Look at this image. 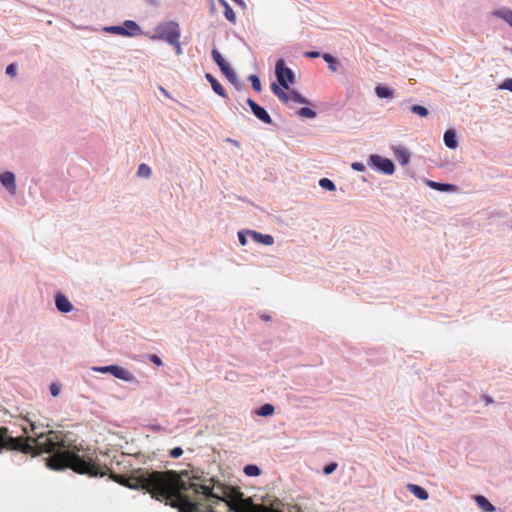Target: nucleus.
<instances>
[{"mask_svg": "<svg viewBox=\"0 0 512 512\" xmlns=\"http://www.w3.org/2000/svg\"><path fill=\"white\" fill-rule=\"evenodd\" d=\"M111 375L117 379L123 380L131 384H139V381L132 372L117 364H112Z\"/></svg>", "mask_w": 512, "mask_h": 512, "instance_id": "nucleus-6", "label": "nucleus"}, {"mask_svg": "<svg viewBox=\"0 0 512 512\" xmlns=\"http://www.w3.org/2000/svg\"><path fill=\"white\" fill-rule=\"evenodd\" d=\"M170 45L175 48V52L177 55H181L183 53L181 43H180V38H177V41L175 44H170Z\"/></svg>", "mask_w": 512, "mask_h": 512, "instance_id": "nucleus-49", "label": "nucleus"}, {"mask_svg": "<svg viewBox=\"0 0 512 512\" xmlns=\"http://www.w3.org/2000/svg\"><path fill=\"white\" fill-rule=\"evenodd\" d=\"M49 389L53 397H57L61 392V386L58 383H51Z\"/></svg>", "mask_w": 512, "mask_h": 512, "instance_id": "nucleus-42", "label": "nucleus"}, {"mask_svg": "<svg viewBox=\"0 0 512 512\" xmlns=\"http://www.w3.org/2000/svg\"><path fill=\"white\" fill-rule=\"evenodd\" d=\"M152 174V169L149 165L142 163L139 165L137 170V176L143 178H149Z\"/></svg>", "mask_w": 512, "mask_h": 512, "instance_id": "nucleus-29", "label": "nucleus"}, {"mask_svg": "<svg viewBox=\"0 0 512 512\" xmlns=\"http://www.w3.org/2000/svg\"><path fill=\"white\" fill-rule=\"evenodd\" d=\"M275 76L284 89H289L296 81L294 71L286 65L283 58L278 59L275 64Z\"/></svg>", "mask_w": 512, "mask_h": 512, "instance_id": "nucleus-3", "label": "nucleus"}, {"mask_svg": "<svg viewBox=\"0 0 512 512\" xmlns=\"http://www.w3.org/2000/svg\"><path fill=\"white\" fill-rule=\"evenodd\" d=\"M351 168L358 172H363L366 170V166L362 162H353L351 164Z\"/></svg>", "mask_w": 512, "mask_h": 512, "instance_id": "nucleus-45", "label": "nucleus"}, {"mask_svg": "<svg viewBox=\"0 0 512 512\" xmlns=\"http://www.w3.org/2000/svg\"><path fill=\"white\" fill-rule=\"evenodd\" d=\"M132 490H144L179 512H262L236 487L211 478L210 484L190 481L188 472L137 469L131 478L117 480Z\"/></svg>", "mask_w": 512, "mask_h": 512, "instance_id": "nucleus-1", "label": "nucleus"}, {"mask_svg": "<svg viewBox=\"0 0 512 512\" xmlns=\"http://www.w3.org/2000/svg\"><path fill=\"white\" fill-rule=\"evenodd\" d=\"M393 153L401 166H405L410 162V153L403 146H394Z\"/></svg>", "mask_w": 512, "mask_h": 512, "instance_id": "nucleus-13", "label": "nucleus"}, {"mask_svg": "<svg viewBox=\"0 0 512 512\" xmlns=\"http://www.w3.org/2000/svg\"><path fill=\"white\" fill-rule=\"evenodd\" d=\"M425 184L433 189V190H436V191H439V192H454L457 190V186L454 185V184H451V183H444V182H436V181H433V180H429V179H426L425 180Z\"/></svg>", "mask_w": 512, "mask_h": 512, "instance_id": "nucleus-10", "label": "nucleus"}, {"mask_svg": "<svg viewBox=\"0 0 512 512\" xmlns=\"http://www.w3.org/2000/svg\"><path fill=\"white\" fill-rule=\"evenodd\" d=\"M92 370L95 372H98V373H102V374H107V373L111 374L112 364L106 365V366H93Z\"/></svg>", "mask_w": 512, "mask_h": 512, "instance_id": "nucleus-34", "label": "nucleus"}, {"mask_svg": "<svg viewBox=\"0 0 512 512\" xmlns=\"http://www.w3.org/2000/svg\"><path fill=\"white\" fill-rule=\"evenodd\" d=\"M375 95L379 99H391L394 97L395 90L383 84H378L375 87Z\"/></svg>", "mask_w": 512, "mask_h": 512, "instance_id": "nucleus-17", "label": "nucleus"}, {"mask_svg": "<svg viewBox=\"0 0 512 512\" xmlns=\"http://www.w3.org/2000/svg\"><path fill=\"white\" fill-rule=\"evenodd\" d=\"M148 359L158 367L163 365L161 358L156 354H149Z\"/></svg>", "mask_w": 512, "mask_h": 512, "instance_id": "nucleus-44", "label": "nucleus"}, {"mask_svg": "<svg viewBox=\"0 0 512 512\" xmlns=\"http://www.w3.org/2000/svg\"><path fill=\"white\" fill-rule=\"evenodd\" d=\"M182 454L183 449L180 446L174 447L169 451V456L174 459L179 458Z\"/></svg>", "mask_w": 512, "mask_h": 512, "instance_id": "nucleus-39", "label": "nucleus"}, {"mask_svg": "<svg viewBox=\"0 0 512 512\" xmlns=\"http://www.w3.org/2000/svg\"><path fill=\"white\" fill-rule=\"evenodd\" d=\"M227 141L233 143V145L240 146V143L237 140H233L231 138H228Z\"/></svg>", "mask_w": 512, "mask_h": 512, "instance_id": "nucleus-54", "label": "nucleus"}, {"mask_svg": "<svg viewBox=\"0 0 512 512\" xmlns=\"http://www.w3.org/2000/svg\"><path fill=\"white\" fill-rule=\"evenodd\" d=\"M234 3H236L237 5H239L241 8H246V3L244 0H232Z\"/></svg>", "mask_w": 512, "mask_h": 512, "instance_id": "nucleus-50", "label": "nucleus"}, {"mask_svg": "<svg viewBox=\"0 0 512 512\" xmlns=\"http://www.w3.org/2000/svg\"><path fill=\"white\" fill-rule=\"evenodd\" d=\"M217 66L219 67L222 74H224L231 68V65L226 60H224L223 62H219Z\"/></svg>", "mask_w": 512, "mask_h": 512, "instance_id": "nucleus-47", "label": "nucleus"}, {"mask_svg": "<svg viewBox=\"0 0 512 512\" xmlns=\"http://www.w3.org/2000/svg\"><path fill=\"white\" fill-rule=\"evenodd\" d=\"M104 31L111 34H116L121 36L122 27L120 25L106 26L104 27Z\"/></svg>", "mask_w": 512, "mask_h": 512, "instance_id": "nucleus-33", "label": "nucleus"}, {"mask_svg": "<svg viewBox=\"0 0 512 512\" xmlns=\"http://www.w3.org/2000/svg\"><path fill=\"white\" fill-rule=\"evenodd\" d=\"M218 3L223 7V14L227 21H229L230 23H235L236 14L233 8L230 6V4L226 0H218Z\"/></svg>", "mask_w": 512, "mask_h": 512, "instance_id": "nucleus-19", "label": "nucleus"}, {"mask_svg": "<svg viewBox=\"0 0 512 512\" xmlns=\"http://www.w3.org/2000/svg\"><path fill=\"white\" fill-rule=\"evenodd\" d=\"M338 467V464L336 462H329L323 467V473L325 475L332 474Z\"/></svg>", "mask_w": 512, "mask_h": 512, "instance_id": "nucleus-32", "label": "nucleus"}, {"mask_svg": "<svg viewBox=\"0 0 512 512\" xmlns=\"http://www.w3.org/2000/svg\"><path fill=\"white\" fill-rule=\"evenodd\" d=\"M477 506L483 512H495L496 507L483 495H476L474 497Z\"/></svg>", "mask_w": 512, "mask_h": 512, "instance_id": "nucleus-18", "label": "nucleus"}, {"mask_svg": "<svg viewBox=\"0 0 512 512\" xmlns=\"http://www.w3.org/2000/svg\"><path fill=\"white\" fill-rule=\"evenodd\" d=\"M260 318L263 320V321H270L271 320V316L270 315H267V314H262L260 316Z\"/></svg>", "mask_w": 512, "mask_h": 512, "instance_id": "nucleus-53", "label": "nucleus"}, {"mask_svg": "<svg viewBox=\"0 0 512 512\" xmlns=\"http://www.w3.org/2000/svg\"><path fill=\"white\" fill-rule=\"evenodd\" d=\"M223 75L227 78V80L233 85V87L236 90L242 91L246 89V85L239 80L236 72L233 70L232 67Z\"/></svg>", "mask_w": 512, "mask_h": 512, "instance_id": "nucleus-15", "label": "nucleus"}, {"mask_svg": "<svg viewBox=\"0 0 512 512\" xmlns=\"http://www.w3.org/2000/svg\"><path fill=\"white\" fill-rule=\"evenodd\" d=\"M290 96H291V99L293 101H295L296 103L310 104V101L295 89L290 91Z\"/></svg>", "mask_w": 512, "mask_h": 512, "instance_id": "nucleus-28", "label": "nucleus"}, {"mask_svg": "<svg viewBox=\"0 0 512 512\" xmlns=\"http://www.w3.org/2000/svg\"><path fill=\"white\" fill-rule=\"evenodd\" d=\"M275 407L270 403H265L255 410V414L261 417H268L274 414Z\"/></svg>", "mask_w": 512, "mask_h": 512, "instance_id": "nucleus-21", "label": "nucleus"}, {"mask_svg": "<svg viewBox=\"0 0 512 512\" xmlns=\"http://www.w3.org/2000/svg\"><path fill=\"white\" fill-rule=\"evenodd\" d=\"M55 307L56 309L64 314L70 313L74 310V306L68 297L62 292H57L55 294Z\"/></svg>", "mask_w": 512, "mask_h": 512, "instance_id": "nucleus-7", "label": "nucleus"}, {"mask_svg": "<svg viewBox=\"0 0 512 512\" xmlns=\"http://www.w3.org/2000/svg\"><path fill=\"white\" fill-rule=\"evenodd\" d=\"M285 90L286 89L281 90V92L276 93L275 96H277L278 99L280 101H282L283 103H288L289 100L291 99V96H290V92L286 93Z\"/></svg>", "mask_w": 512, "mask_h": 512, "instance_id": "nucleus-38", "label": "nucleus"}, {"mask_svg": "<svg viewBox=\"0 0 512 512\" xmlns=\"http://www.w3.org/2000/svg\"><path fill=\"white\" fill-rule=\"evenodd\" d=\"M29 423H30V426H31V431H35L37 428H38V425L36 422H32L30 420H28Z\"/></svg>", "mask_w": 512, "mask_h": 512, "instance_id": "nucleus-52", "label": "nucleus"}, {"mask_svg": "<svg viewBox=\"0 0 512 512\" xmlns=\"http://www.w3.org/2000/svg\"><path fill=\"white\" fill-rule=\"evenodd\" d=\"M17 69H18L17 64L16 63H11V64H9L6 67L5 72H6L7 75L14 77L17 74Z\"/></svg>", "mask_w": 512, "mask_h": 512, "instance_id": "nucleus-40", "label": "nucleus"}, {"mask_svg": "<svg viewBox=\"0 0 512 512\" xmlns=\"http://www.w3.org/2000/svg\"><path fill=\"white\" fill-rule=\"evenodd\" d=\"M181 32L179 24L176 21H168L158 24L155 33L151 36L152 40H163L168 44H175L177 38H180Z\"/></svg>", "mask_w": 512, "mask_h": 512, "instance_id": "nucleus-2", "label": "nucleus"}, {"mask_svg": "<svg viewBox=\"0 0 512 512\" xmlns=\"http://www.w3.org/2000/svg\"><path fill=\"white\" fill-rule=\"evenodd\" d=\"M510 52L512 53V48L510 49Z\"/></svg>", "mask_w": 512, "mask_h": 512, "instance_id": "nucleus-56", "label": "nucleus"}, {"mask_svg": "<svg viewBox=\"0 0 512 512\" xmlns=\"http://www.w3.org/2000/svg\"><path fill=\"white\" fill-rule=\"evenodd\" d=\"M0 183L12 195L16 194V176L11 171L0 174Z\"/></svg>", "mask_w": 512, "mask_h": 512, "instance_id": "nucleus-8", "label": "nucleus"}, {"mask_svg": "<svg viewBox=\"0 0 512 512\" xmlns=\"http://www.w3.org/2000/svg\"><path fill=\"white\" fill-rule=\"evenodd\" d=\"M243 472L248 477H257L261 475V468L256 464H247L243 468Z\"/></svg>", "mask_w": 512, "mask_h": 512, "instance_id": "nucleus-23", "label": "nucleus"}, {"mask_svg": "<svg viewBox=\"0 0 512 512\" xmlns=\"http://www.w3.org/2000/svg\"><path fill=\"white\" fill-rule=\"evenodd\" d=\"M322 58L327 63L328 68L332 72H336L337 71L338 66H339V60L335 56H333L330 53H323L322 54Z\"/></svg>", "mask_w": 512, "mask_h": 512, "instance_id": "nucleus-22", "label": "nucleus"}, {"mask_svg": "<svg viewBox=\"0 0 512 512\" xmlns=\"http://www.w3.org/2000/svg\"><path fill=\"white\" fill-rule=\"evenodd\" d=\"M290 96H291V99L293 101H295L296 103L310 104V101L295 89L290 91Z\"/></svg>", "mask_w": 512, "mask_h": 512, "instance_id": "nucleus-27", "label": "nucleus"}, {"mask_svg": "<svg viewBox=\"0 0 512 512\" xmlns=\"http://www.w3.org/2000/svg\"><path fill=\"white\" fill-rule=\"evenodd\" d=\"M285 90L286 89L281 90V92L276 93L275 96H277L278 99L280 101H282L283 103H288L289 100L291 99V96H290V92L286 93Z\"/></svg>", "mask_w": 512, "mask_h": 512, "instance_id": "nucleus-36", "label": "nucleus"}, {"mask_svg": "<svg viewBox=\"0 0 512 512\" xmlns=\"http://www.w3.org/2000/svg\"><path fill=\"white\" fill-rule=\"evenodd\" d=\"M410 111L421 118L427 117L429 115V110L423 105L414 104L410 107Z\"/></svg>", "mask_w": 512, "mask_h": 512, "instance_id": "nucleus-24", "label": "nucleus"}, {"mask_svg": "<svg viewBox=\"0 0 512 512\" xmlns=\"http://www.w3.org/2000/svg\"><path fill=\"white\" fill-rule=\"evenodd\" d=\"M248 80L251 82L252 89L254 91H256L258 93L261 92V90H262L261 81H260V78L256 74H251L248 77Z\"/></svg>", "mask_w": 512, "mask_h": 512, "instance_id": "nucleus-30", "label": "nucleus"}, {"mask_svg": "<svg viewBox=\"0 0 512 512\" xmlns=\"http://www.w3.org/2000/svg\"><path fill=\"white\" fill-rule=\"evenodd\" d=\"M150 429H151L152 431H154V432H160V431H162V430H163L162 426L157 425V424H156V425H152V426L150 427Z\"/></svg>", "mask_w": 512, "mask_h": 512, "instance_id": "nucleus-51", "label": "nucleus"}, {"mask_svg": "<svg viewBox=\"0 0 512 512\" xmlns=\"http://www.w3.org/2000/svg\"><path fill=\"white\" fill-rule=\"evenodd\" d=\"M246 104L249 106L251 113L262 123L267 125H275L268 111L255 100L250 97L245 99Z\"/></svg>", "mask_w": 512, "mask_h": 512, "instance_id": "nucleus-5", "label": "nucleus"}, {"mask_svg": "<svg viewBox=\"0 0 512 512\" xmlns=\"http://www.w3.org/2000/svg\"><path fill=\"white\" fill-rule=\"evenodd\" d=\"M367 165L371 169L384 175H392L395 171L394 162L391 159L378 154H371L368 158Z\"/></svg>", "mask_w": 512, "mask_h": 512, "instance_id": "nucleus-4", "label": "nucleus"}, {"mask_svg": "<svg viewBox=\"0 0 512 512\" xmlns=\"http://www.w3.org/2000/svg\"><path fill=\"white\" fill-rule=\"evenodd\" d=\"M205 78L210 83L211 88L215 94H217L218 96H220L224 99L228 98L226 90L223 88V86L220 84V82L211 73H206Z\"/></svg>", "mask_w": 512, "mask_h": 512, "instance_id": "nucleus-12", "label": "nucleus"}, {"mask_svg": "<svg viewBox=\"0 0 512 512\" xmlns=\"http://www.w3.org/2000/svg\"><path fill=\"white\" fill-rule=\"evenodd\" d=\"M322 54L321 52L319 51H315V50H311V51H307L304 53V56L307 57V58H318V57H322Z\"/></svg>", "mask_w": 512, "mask_h": 512, "instance_id": "nucleus-46", "label": "nucleus"}, {"mask_svg": "<svg viewBox=\"0 0 512 512\" xmlns=\"http://www.w3.org/2000/svg\"><path fill=\"white\" fill-rule=\"evenodd\" d=\"M249 236L255 243L270 246L274 243V237L270 234H262L254 230H248Z\"/></svg>", "mask_w": 512, "mask_h": 512, "instance_id": "nucleus-11", "label": "nucleus"}, {"mask_svg": "<svg viewBox=\"0 0 512 512\" xmlns=\"http://www.w3.org/2000/svg\"><path fill=\"white\" fill-rule=\"evenodd\" d=\"M285 90L286 89L281 90V92L276 93L275 96H277L278 99L280 101H282L283 103H288L289 100L291 99V96H290V92L286 93Z\"/></svg>", "mask_w": 512, "mask_h": 512, "instance_id": "nucleus-37", "label": "nucleus"}, {"mask_svg": "<svg viewBox=\"0 0 512 512\" xmlns=\"http://www.w3.org/2000/svg\"><path fill=\"white\" fill-rule=\"evenodd\" d=\"M407 489L419 500H427L429 498L428 491L420 485L409 483Z\"/></svg>", "mask_w": 512, "mask_h": 512, "instance_id": "nucleus-16", "label": "nucleus"}, {"mask_svg": "<svg viewBox=\"0 0 512 512\" xmlns=\"http://www.w3.org/2000/svg\"><path fill=\"white\" fill-rule=\"evenodd\" d=\"M211 56L216 65H218L219 62H223L225 60L222 54L216 48L212 49Z\"/></svg>", "mask_w": 512, "mask_h": 512, "instance_id": "nucleus-35", "label": "nucleus"}, {"mask_svg": "<svg viewBox=\"0 0 512 512\" xmlns=\"http://www.w3.org/2000/svg\"><path fill=\"white\" fill-rule=\"evenodd\" d=\"M319 186H320L322 189L326 190V191H331V192H332V191H335V190H336V185H335V183H334L331 179L326 178V177L321 178V179L319 180Z\"/></svg>", "mask_w": 512, "mask_h": 512, "instance_id": "nucleus-25", "label": "nucleus"}, {"mask_svg": "<svg viewBox=\"0 0 512 512\" xmlns=\"http://www.w3.org/2000/svg\"><path fill=\"white\" fill-rule=\"evenodd\" d=\"M298 115L305 118H315L317 116L316 111L309 107H302L298 110Z\"/></svg>", "mask_w": 512, "mask_h": 512, "instance_id": "nucleus-31", "label": "nucleus"}, {"mask_svg": "<svg viewBox=\"0 0 512 512\" xmlns=\"http://www.w3.org/2000/svg\"><path fill=\"white\" fill-rule=\"evenodd\" d=\"M290 96H291V99L293 101H295L296 103L310 104V101L295 89L290 91Z\"/></svg>", "mask_w": 512, "mask_h": 512, "instance_id": "nucleus-26", "label": "nucleus"}, {"mask_svg": "<svg viewBox=\"0 0 512 512\" xmlns=\"http://www.w3.org/2000/svg\"><path fill=\"white\" fill-rule=\"evenodd\" d=\"M121 36L132 37L141 32V28L134 20H125L121 25Z\"/></svg>", "mask_w": 512, "mask_h": 512, "instance_id": "nucleus-9", "label": "nucleus"}, {"mask_svg": "<svg viewBox=\"0 0 512 512\" xmlns=\"http://www.w3.org/2000/svg\"><path fill=\"white\" fill-rule=\"evenodd\" d=\"M249 236L248 230L247 231H239L238 232V241L242 246H245L248 242L247 237Z\"/></svg>", "mask_w": 512, "mask_h": 512, "instance_id": "nucleus-41", "label": "nucleus"}, {"mask_svg": "<svg viewBox=\"0 0 512 512\" xmlns=\"http://www.w3.org/2000/svg\"><path fill=\"white\" fill-rule=\"evenodd\" d=\"M444 144L449 149H456L459 146L457 133L455 129H448L443 136Z\"/></svg>", "mask_w": 512, "mask_h": 512, "instance_id": "nucleus-14", "label": "nucleus"}, {"mask_svg": "<svg viewBox=\"0 0 512 512\" xmlns=\"http://www.w3.org/2000/svg\"><path fill=\"white\" fill-rule=\"evenodd\" d=\"M510 227L512 228V221H511Z\"/></svg>", "mask_w": 512, "mask_h": 512, "instance_id": "nucleus-55", "label": "nucleus"}, {"mask_svg": "<svg viewBox=\"0 0 512 512\" xmlns=\"http://www.w3.org/2000/svg\"><path fill=\"white\" fill-rule=\"evenodd\" d=\"M499 88L500 89H503V90H508L510 92H512V78H507L505 79L500 85H499Z\"/></svg>", "mask_w": 512, "mask_h": 512, "instance_id": "nucleus-43", "label": "nucleus"}, {"mask_svg": "<svg viewBox=\"0 0 512 512\" xmlns=\"http://www.w3.org/2000/svg\"><path fill=\"white\" fill-rule=\"evenodd\" d=\"M270 88L274 95L284 89L279 82H272Z\"/></svg>", "mask_w": 512, "mask_h": 512, "instance_id": "nucleus-48", "label": "nucleus"}, {"mask_svg": "<svg viewBox=\"0 0 512 512\" xmlns=\"http://www.w3.org/2000/svg\"><path fill=\"white\" fill-rule=\"evenodd\" d=\"M494 16L504 20L512 27V10L509 8H500L493 12Z\"/></svg>", "mask_w": 512, "mask_h": 512, "instance_id": "nucleus-20", "label": "nucleus"}]
</instances>
